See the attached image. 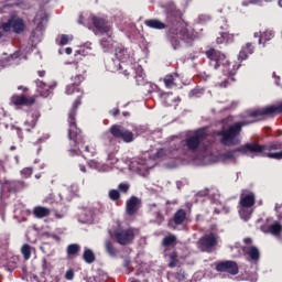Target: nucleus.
Wrapping results in <instances>:
<instances>
[{"label":"nucleus","mask_w":282,"mask_h":282,"mask_svg":"<svg viewBox=\"0 0 282 282\" xmlns=\"http://www.w3.org/2000/svg\"><path fill=\"white\" fill-rule=\"evenodd\" d=\"M210 144V137L206 133V130L199 129L188 134L185 139V148L191 153H197V151H206Z\"/></svg>","instance_id":"f03ea898"},{"label":"nucleus","mask_w":282,"mask_h":282,"mask_svg":"<svg viewBox=\"0 0 282 282\" xmlns=\"http://www.w3.org/2000/svg\"><path fill=\"white\" fill-rule=\"evenodd\" d=\"M247 147H248V144H245V145L237 148L234 151L226 152L221 155V158L225 162H228V161L232 162V161L237 160L240 154L248 155V153H252V152H250V149Z\"/></svg>","instance_id":"9d476101"},{"label":"nucleus","mask_w":282,"mask_h":282,"mask_svg":"<svg viewBox=\"0 0 282 282\" xmlns=\"http://www.w3.org/2000/svg\"><path fill=\"white\" fill-rule=\"evenodd\" d=\"M93 23L100 34H109L111 32V25L102 18H93Z\"/></svg>","instance_id":"4468645a"},{"label":"nucleus","mask_w":282,"mask_h":282,"mask_svg":"<svg viewBox=\"0 0 282 282\" xmlns=\"http://www.w3.org/2000/svg\"><path fill=\"white\" fill-rule=\"evenodd\" d=\"M226 36H230V33H220V36H218L216 40L218 45H221V43H226Z\"/></svg>","instance_id":"4c0bfd02"},{"label":"nucleus","mask_w":282,"mask_h":282,"mask_svg":"<svg viewBox=\"0 0 282 282\" xmlns=\"http://www.w3.org/2000/svg\"><path fill=\"white\" fill-rule=\"evenodd\" d=\"M282 226L279 223H273L269 226V231L271 235H281Z\"/></svg>","instance_id":"2f4dec72"},{"label":"nucleus","mask_w":282,"mask_h":282,"mask_svg":"<svg viewBox=\"0 0 282 282\" xmlns=\"http://www.w3.org/2000/svg\"><path fill=\"white\" fill-rule=\"evenodd\" d=\"M12 105L17 107H30L36 102V97H25V95H13L11 97Z\"/></svg>","instance_id":"f8f14e48"},{"label":"nucleus","mask_w":282,"mask_h":282,"mask_svg":"<svg viewBox=\"0 0 282 282\" xmlns=\"http://www.w3.org/2000/svg\"><path fill=\"white\" fill-rule=\"evenodd\" d=\"M37 74L41 78H43V76H45V70H39Z\"/></svg>","instance_id":"8fccbe9b"},{"label":"nucleus","mask_w":282,"mask_h":282,"mask_svg":"<svg viewBox=\"0 0 282 282\" xmlns=\"http://www.w3.org/2000/svg\"><path fill=\"white\" fill-rule=\"evenodd\" d=\"M80 105V99H76L73 104V108L68 113V122H69V130H68V138L73 140L74 144H77L78 151H85L89 153V145H85L83 141V134H80V129L76 127V109Z\"/></svg>","instance_id":"f257e3e1"},{"label":"nucleus","mask_w":282,"mask_h":282,"mask_svg":"<svg viewBox=\"0 0 282 282\" xmlns=\"http://www.w3.org/2000/svg\"><path fill=\"white\" fill-rule=\"evenodd\" d=\"M21 175H23L24 177H30L32 175V169L30 167L23 169L21 171Z\"/></svg>","instance_id":"a19ab883"},{"label":"nucleus","mask_w":282,"mask_h":282,"mask_svg":"<svg viewBox=\"0 0 282 282\" xmlns=\"http://www.w3.org/2000/svg\"><path fill=\"white\" fill-rule=\"evenodd\" d=\"M175 241H177V238L174 235H170L163 238V246H175Z\"/></svg>","instance_id":"473e14b6"},{"label":"nucleus","mask_w":282,"mask_h":282,"mask_svg":"<svg viewBox=\"0 0 282 282\" xmlns=\"http://www.w3.org/2000/svg\"><path fill=\"white\" fill-rule=\"evenodd\" d=\"M206 56L207 58H209L210 61H214V67L217 69V67H219V65H224L226 67V65L230 66V63H228V61H226V55L221 54V52L212 48L209 51L206 52Z\"/></svg>","instance_id":"1a4fd4ad"},{"label":"nucleus","mask_w":282,"mask_h":282,"mask_svg":"<svg viewBox=\"0 0 282 282\" xmlns=\"http://www.w3.org/2000/svg\"><path fill=\"white\" fill-rule=\"evenodd\" d=\"M259 43H268V41H272V39H274V31L272 30H268L265 32H263L261 35H259V33H254V37H259Z\"/></svg>","instance_id":"6ab92c4d"},{"label":"nucleus","mask_w":282,"mask_h":282,"mask_svg":"<svg viewBox=\"0 0 282 282\" xmlns=\"http://www.w3.org/2000/svg\"><path fill=\"white\" fill-rule=\"evenodd\" d=\"M33 215L36 219H43V217H50V208L37 206L33 209Z\"/></svg>","instance_id":"f3484780"},{"label":"nucleus","mask_w":282,"mask_h":282,"mask_svg":"<svg viewBox=\"0 0 282 282\" xmlns=\"http://www.w3.org/2000/svg\"><path fill=\"white\" fill-rule=\"evenodd\" d=\"M218 243L219 236H217V234L210 232L199 238L197 241V247L199 250H202V252H214Z\"/></svg>","instance_id":"39448f33"},{"label":"nucleus","mask_w":282,"mask_h":282,"mask_svg":"<svg viewBox=\"0 0 282 282\" xmlns=\"http://www.w3.org/2000/svg\"><path fill=\"white\" fill-rule=\"evenodd\" d=\"M144 25L152 30H165L166 24L158 19H150L144 21Z\"/></svg>","instance_id":"dca6fc26"},{"label":"nucleus","mask_w":282,"mask_h":282,"mask_svg":"<svg viewBox=\"0 0 282 282\" xmlns=\"http://www.w3.org/2000/svg\"><path fill=\"white\" fill-rule=\"evenodd\" d=\"M105 249L110 257H116V254H118V249L113 247V242L109 239L105 240Z\"/></svg>","instance_id":"a878e982"},{"label":"nucleus","mask_w":282,"mask_h":282,"mask_svg":"<svg viewBox=\"0 0 282 282\" xmlns=\"http://www.w3.org/2000/svg\"><path fill=\"white\" fill-rule=\"evenodd\" d=\"M265 1V3H270L272 0H264Z\"/></svg>","instance_id":"4d7b16f0"},{"label":"nucleus","mask_w":282,"mask_h":282,"mask_svg":"<svg viewBox=\"0 0 282 282\" xmlns=\"http://www.w3.org/2000/svg\"><path fill=\"white\" fill-rule=\"evenodd\" d=\"M175 78H177V75H166L164 78V85L167 87V89H171V87H175Z\"/></svg>","instance_id":"c85d7f7f"},{"label":"nucleus","mask_w":282,"mask_h":282,"mask_svg":"<svg viewBox=\"0 0 282 282\" xmlns=\"http://www.w3.org/2000/svg\"><path fill=\"white\" fill-rule=\"evenodd\" d=\"M199 21H210V15H200Z\"/></svg>","instance_id":"49530a36"},{"label":"nucleus","mask_w":282,"mask_h":282,"mask_svg":"<svg viewBox=\"0 0 282 282\" xmlns=\"http://www.w3.org/2000/svg\"><path fill=\"white\" fill-rule=\"evenodd\" d=\"M0 142H1V137H0Z\"/></svg>","instance_id":"e2e57ef3"},{"label":"nucleus","mask_w":282,"mask_h":282,"mask_svg":"<svg viewBox=\"0 0 282 282\" xmlns=\"http://www.w3.org/2000/svg\"><path fill=\"white\" fill-rule=\"evenodd\" d=\"M279 6H280V8H282V0H279Z\"/></svg>","instance_id":"6e6d98bb"},{"label":"nucleus","mask_w":282,"mask_h":282,"mask_svg":"<svg viewBox=\"0 0 282 282\" xmlns=\"http://www.w3.org/2000/svg\"><path fill=\"white\" fill-rule=\"evenodd\" d=\"M249 3H252L254 6L257 3H261V0H249Z\"/></svg>","instance_id":"09e8293b"},{"label":"nucleus","mask_w":282,"mask_h":282,"mask_svg":"<svg viewBox=\"0 0 282 282\" xmlns=\"http://www.w3.org/2000/svg\"><path fill=\"white\" fill-rule=\"evenodd\" d=\"M80 171H82L83 173H86V172H87V170H86L85 166H83V165H80Z\"/></svg>","instance_id":"5fc2aeb1"},{"label":"nucleus","mask_w":282,"mask_h":282,"mask_svg":"<svg viewBox=\"0 0 282 282\" xmlns=\"http://www.w3.org/2000/svg\"><path fill=\"white\" fill-rule=\"evenodd\" d=\"M73 84L75 87H78V85H80V83H83V80H85V77H83V75H76L75 77L72 78Z\"/></svg>","instance_id":"e433bc0d"},{"label":"nucleus","mask_w":282,"mask_h":282,"mask_svg":"<svg viewBox=\"0 0 282 282\" xmlns=\"http://www.w3.org/2000/svg\"><path fill=\"white\" fill-rule=\"evenodd\" d=\"M144 78H147V75L144 74V69H142V66H138L137 76H135L138 85H142V83H144Z\"/></svg>","instance_id":"c756f323"},{"label":"nucleus","mask_w":282,"mask_h":282,"mask_svg":"<svg viewBox=\"0 0 282 282\" xmlns=\"http://www.w3.org/2000/svg\"><path fill=\"white\" fill-rule=\"evenodd\" d=\"M225 74H227L228 78H225L223 83H218V87H228V80H235V78L230 76H235V70H231L230 68H226Z\"/></svg>","instance_id":"bb28decb"},{"label":"nucleus","mask_w":282,"mask_h":282,"mask_svg":"<svg viewBox=\"0 0 282 282\" xmlns=\"http://www.w3.org/2000/svg\"><path fill=\"white\" fill-rule=\"evenodd\" d=\"M257 198L254 194L250 191L243 189L240 194L239 200V215L241 219L248 221L252 217V206H254Z\"/></svg>","instance_id":"20e7f679"},{"label":"nucleus","mask_w":282,"mask_h":282,"mask_svg":"<svg viewBox=\"0 0 282 282\" xmlns=\"http://www.w3.org/2000/svg\"><path fill=\"white\" fill-rule=\"evenodd\" d=\"M75 91H78V87L77 86H74V85H68L67 87H66V94L68 95V96H72V94H75Z\"/></svg>","instance_id":"58836bf2"},{"label":"nucleus","mask_w":282,"mask_h":282,"mask_svg":"<svg viewBox=\"0 0 282 282\" xmlns=\"http://www.w3.org/2000/svg\"><path fill=\"white\" fill-rule=\"evenodd\" d=\"M108 162H110V164H118V159H116L113 154H110L108 155Z\"/></svg>","instance_id":"37998d69"},{"label":"nucleus","mask_w":282,"mask_h":282,"mask_svg":"<svg viewBox=\"0 0 282 282\" xmlns=\"http://www.w3.org/2000/svg\"><path fill=\"white\" fill-rule=\"evenodd\" d=\"M242 6H248V2H242Z\"/></svg>","instance_id":"13d9d810"},{"label":"nucleus","mask_w":282,"mask_h":282,"mask_svg":"<svg viewBox=\"0 0 282 282\" xmlns=\"http://www.w3.org/2000/svg\"><path fill=\"white\" fill-rule=\"evenodd\" d=\"M164 155H166V152L164 151V149L159 150L155 154L156 158H163Z\"/></svg>","instance_id":"c03bdc74"},{"label":"nucleus","mask_w":282,"mask_h":282,"mask_svg":"<svg viewBox=\"0 0 282 282\" xmlns=\"http://www.w3.org/2000/svg\"><path fill=\"white\" fill-rule=\"evenodd\" d=\"M83 259H84L85 263L91 264V263H94V261H96V254L94 253V251L91 249L85 248Z\"/></svg>","instance_id":"5701e85b"},{"label":"nucleus","mask_w":282,"mask_h":282,"mask_svg":"<svg viewBox=\"0 0 282 282\" xmlns=\"http://www.w3.org/2000/svg\"><path fill=\"white\" fill-rule=\"evenodd\" d=\"M217 272H228L229 274H239V267L235 261H223L216 265Z\"/></svg>","instance_id":"9b49d317"},{"label":"nucleus","mask_w":282,"mask_h":282,"mask_svg":"<svg viewBox=\"0 0 282 282\" xmlns=\"http://www.w3.org/2000/svg\"><path fill=\"white\" fill-rule=\"evenodd\" d=\"M115 239L120 246H129V243H133V239H135V231L131 228L117 229L115 231Z\"/></svg>","instance_id":"423d86ee"},{"label":"nucleus","mask_w":282,"mask_h":282,"mask_svg":"<svg viewBox=\"0 0 282 282\" xmlns=\"http://www.w3.org/2000/svg\"><path fill=\"white\" fill-rule=\"evenodd\" d=\"M172 34H176V36H180L183 41H191V39H193V35L188 33V29H186L184 22H177L176 29L175 26L172 28Z\"/></svg>","instance_id":"ddd939ff"},{"label":"nucleus","mask_w":282,"mask_h":282,"mask_svg":"<svg viewBox=\"0 0 282 282\" xmlns=\"http://www.w3.org/2000/svg\"><path fill=\"white\" fill-rule=\"evenodd\" d=\"M118 113H120V110H119V109L112 110V116H118Z\"/></svg>","instance_id":"3c124183"},{"label":"nucleus","mask_w":282,"mask_h":282,"mask_svg":"<svg viewBox=\"0 0 282 282\" xmlns=\"http://www.w3.org/2000/svg\"><path fill=\"white\" fill-rule=\"evenodd\" d=\"M50 89L52 87L43 82H37V94L42 96V98H47L50 96Z\"/></svg>","instance_id":"4be33fe9"},{"label":"nucleus","mask_w":282,"mask_h":282,"mask_svg":"<svg viewBox=\"0 0 282 282\" xmlns=\"http://www.w3.org/2000/svg\"><path fill=\"white\" fill-rule=\"evenodd\" d=\"M65 52H66V54H68V55L72 54V47H66V48H65Z\"/></svg>","instance_id":"603ef678"},{"label":"nucleus","mask_w":282,"mask_h":282,"mask_svg":"<svg viewBox=\"0 0 282 282\" xmlns=\"http://www.w3.org/2000/svg\"><path fill=\"white\" fill-rule=\"evenodd\" d=\"M65 279H67V281H72V279H74V271L73 270L66 271Z\"/></svg>","instance_id":"79ce46f5"},{"label":"nucleus","mask_w":282,"mask_h":282,"mask_svg":"<svg viewBox=\"0 0 282 282\" xmlns=\"http://www.w3.org/2000/svg\"><path fill=\"white\" fill-rule=\"evenodd\" d=\"M100 45L104 50V52H109L110 50H113V37H111V32L107 37H104L100 41Z\"/></svg>","instance_id":"aec40b11"},{"label":"nucleus","mask_w":282,"mask_h":282,"mask_svg":"<svg viewBox=\"0 0 282 282\" xmlns=\"http://www.w3.org/2000/svg\"><path fill=\"white\" fill-rule=\"evenodd\" d=\"M2 29L4 32H9L12 29L15 34H21L25 30V22L21 18H13L8 23L2 24Z\"/></svg>","instance_id":"6e6552de"},{"label":"nucleus","mask_w":282,"mask_h":282,"mask_svg":"<svg viewBox=\"0 0 282 282\" xmlns=\"http://www.w3.org/2000/svg\"><path fill=\"white\" fill-rule=\"evenodd\" d=\"M109 197H110V199H112V202H116V200L120 199V192H118V189H111L109 192Z\"/></svg>","instance_id":"c9c22d12"},{"label":"nucleus","mask_w":282,"mask_h":282,"mask_svg":"<svg viewBox=\"0 0 282 282\" xmlns=\"http://www.w3.org/2000/svg\"><path fill=\"white\" fill-rule=\"evenodd\" d=\"M110 133L113 138H120L123 142H133V132L127 130L122 126H112Z\"/></svg>","instance_id":"0eeeda50"},{"label":"nucleus","mask_w":282,"mask_h":282,"mask_svg":"<svg viewBox=\"0 0 282 282\" xmlns=\"http://www.w3.org/2000/svg\"><path fill=\"white\" fill-rule=\"evenodd\" d=\"M243 243H247L249 246L252 245V238H245Z\"/></svg>","instance_id":"de8ad7c7"},{"label":"nucleus","mask_w":282,"mask_h":282,"mask_svg":"<svg viewBox=\"0 0 282 282\" xmlns=\"http://www.w3.org/2000/svg\"><path fill=\"white\" fill-rule=\"evenodd\" d=\"M185 220H186V212L184 209H178L174 214V224H176V226H181V224H184Z\"/></svg>","instance_id":"b1692460"},{"label":"nucleus","mask_w":282,"mask_h":282,"mask_svg":"<svg viewBox=\"0 0 282 282\" xmlns=\"http://www.w3.org/2000/svg\"><path fill=\"white\" fill-rule=\"evenodd\" d=\"M21 253L23 254L24 261H28L32 257V247L28 243L23 245Z\"/></svg>","instance_id":"cd10ccee"},{"label":"nucleus","mask_w":282,"mask_h":282,"mask_svg":"<svg viewBox=\"0 0 282 282\" xmlns=\"http://www.w3.org/2000/svg\"><path fill=\"white\" fill-rule=\"evenodd\" d=\"M247 254L251 261H259L261 257L259 249L254 246L248 248Z\"/></svg>","instance_id":"393cba45"},{"label":"nucleus","mask_w":282,"mask_h":282,"mask_svg":"<svg viewBox=\"0 0 282 282\" xmlns=\"http://www.w3.org/2000/svg\"><path fill=\"white\" fill-rule=\"evenodd\" d=\"M234 39H235V35L229 34V36H226V37H225V42H226V43H232Z\"/></svg>","instance_id":"a18cd8bd"},{"label":"nucleus","mask_w":282,"mask_h":282,"mask_svg":"<svg viewBox=\"0 0 282 282\" xmlns=\"http://www.w3.org/2000/svg\"><path fill=\"white\" fill-rule=\"evenodd\" d=\"M139 206H140V199H138V197H135V196H132L127 202V213H128V215H135V213H138Z\"/></svg>","instance_id":"2eb2a0df"},{"label":"nucleus","mask_w":282,"mask_h":282,"mask_svg":"<svg viewBox=\"0 0 282 282\" xmlns=\"http://www.w3.org/2000/svg\"><path fill=\"white\" fill-rule=\"evenodd\" d=\"M247 149H250V153H261L263 158L270 160H282V142H272L267 145L247 143Z\"/></svg>","instance_id":"7ed1b4c3"},{"label":"nucleus","mask_w":282,"mask_h":282,"mask_svg":"<svg viewBox=\"0 0 282 282\" xmlns=\"http://www.w3.org/2000/svg\"><path fill=\"white\" fill-rule=\"evenodd\" d=\"M45 23H47V14H45L43 11H40L35 15V24L37 25V30H43Z\"/></svg>","instance_id":"412c9836"},{"label":"nucleus","mask_w":282,"mask_h":282,"mask_svg":"<svg viewBox=\"0 0 282 282\" xmlns=\"http://www.w3.org/2000/svg\"><path fill=\"white\" fill-rule=\"evenodd\" d=\"M18 89L22 91H28V88H24L23 86H19Z\"/></svg>","instance_id":"864d4df0"},{"label":"nucleus","mask_w":282,"mask_h":282,"mask_svg":"<svg viewBox=\"0 0 282 282\" xmlns=\"http://www.w3.org/2000/svg\"><path fill=\"white\" fill-rule=\"evenodd\" d=\"M175 265H177V252H172L170 254L169 268H175Z\"/></svg>","instance_id":"f704fd0d"},{"label":"nucleus","mask_w":282,"mask_h":282,"mask_svg":"<svg viewBox=\"0 0 282 282\" xmlns=\"http://www.w3.org/2000/svg\"><path fill=\"white\" fill-rule=\"evenodd\" d=\"M254 52V46H252V43H247L246 46H243L238 55V58L240 61H246L248 58V54H252Z\"/></svg>","instance_id":"a211bd4d"},{"label":"nucleus","mask_w":282,"mask_h":282,"mask_svg":"<svg viewBox=\"0 0 282 282\" xmlns=\"http://www.w3.org/2000/svg\"><path fill=\"white\" fill-rule=\"evenodd\" d=\"M1 36H3V34H1V32H0V39H1Z\"/></svg>","instance_id":"052dcab7"},{"label":"nucleus","mask_w":282,"mask_h":282,"mask_svg":"<svg viewBox=\"0 0 282 282\" xmlns=\"http://www.w3.org/2000/svg\"><path fill=\"white\" fill-rule=\"evenodd\" d=\"M70 41H74V35L62 34L58 45H67Z\"/></svg>","instance_id":"72a5a7b5"},{"label":"nucleus","mask_w":282,"mask_h":282,"mask_svg":"<svg viewBox=\"0 0 282 282\" xmlns=\"http://www.w3.org/2000/svg\"><path fill=\"white\" fill-rule=\"evenodd\" d=\"M47 263V261L46 260H44V264H46Z\"/></svg>","instance_id":"680f3d73"},{"label":"nucleus","mask_w":282,"mask_h":282,"mask_svg":"<svg viewBox=\"0 0 282 282\" xmlns=\"http://www.w3.org/2000/svg\"><path fill=\"white\" fill-rule=\"evenodd\" d=\"M78 23H79V24H83V21H82V20H79V21H78Z\"/></svg>","instance_id":"bf43d9fd"},{"label":"nucleus","mask_w":282,"mask_h":282,"mask_svg":"<svg viewBox=\"0 0 282 282\" xmlns=\"http://www.w3.org/2000/svg\"><path fill=\"white\" fill-rule=\"evenodd\" d=\"M78 252H80V245L73 243L67 247V254L69 257L78 254Z\"/></svg>","instance_id":"7c9ffc66"},{"label":"nucleus","mask_w":282,"mask_h":282,"mask_svg":"<svg viewBox=\"0 0 282 282\" xmlns=\"http://www.w3.org/2000/svg\"><path fill=\"white\" fill-rule=\"evenodd\" d=\"M119 191L121 193H127L129 191V184L127 183H120L119 186H118Z\"/></svg>","instance_id":"ea45409f"}]
</instances>
